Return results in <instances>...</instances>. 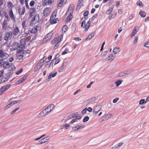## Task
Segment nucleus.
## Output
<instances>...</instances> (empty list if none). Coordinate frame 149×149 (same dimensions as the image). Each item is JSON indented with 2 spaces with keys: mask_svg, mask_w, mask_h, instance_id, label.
<instances>
[{
  "mask_svg": "<svg viewBox=\"0 0 149 149\" xmlns=\"http://www.w3.org/2000/svg\"><path fill=\"white\" fill-rule=\"evenodd\" d=\"M57 73V72L53 73V72H52L50 74L52 77H54L56 75Z\"/></svg>",
  "mask_w": 149,
  "mask_h": 149,
  "instance_id": "64",
  "label": "nucleus"
},
{
  "mask_svg": "<svg viewBox=\"0 0 149 149\" xmlns=\"http://www.w3.org/2000/svg\"><path fill=\"white\" fill-rule=\"evenodd\" d=\"M146 102L145 100L144 99H142L141 100L139 103V105L141 104H146Z\"/></svg>",
  "mask_w": 149,
  "mask_h": 149,
  "instance_id": "42",
  "label": "nucleus"
},
{
  "mask_svg": "<svg viewBox=\"0 0 149 149\" xmlns=\"http://www.w3.org/2000/svg\"><path fill=\"white\" fill-rule=\"evenodd\" d=\"M44 65V63H42L39 61L34 68V72H36L40 70Z\"/></svg>",
  "mask_w": 149,
  "mask_h": 149,
  "instance_id": "9",
  "label": "nucleus"
},
{
  "mask_svg": "<svg viewBox=\"0 0 149 149\" xmlns=\"http://www.w3.org/2000/svg\"><path fill=\"white\" fill-rule=\"evenodd\" d=\"M41 29L40 27L38 25L35 26L31 30V32L33 33H35L37 31H40Z\"/></svg>",
  "mask_w": 149,
  "mask_h": 149,
  "instance_id": "12",
  "label": "nucleus"
},
{
  "mask_svg": "<svg viewBox=\"0 0 149 149\" xmlns=\"http://www.w3.org/2000/svg\"><path fill=\"white\" fill-rule=\"evenodd\" d=\"M72 116V118H74L76 117V116L78 115V113L77 112L75 113H74L72 114L71 115Z\"/></svg>",
  "mask_w": 149,
  "mask_h": 149,
  "instance_id": "58",
  "label": "nucleus"
},
{
  "mask_svg": "<svg viewBox=\"0 0 149 149\" xmlns=\"http://www.w3.org/2000/svg\"><path fill=\"white\" fill-rule=\"evenodd\" d=\"M139 14L141 15V16L142 17H144L146 15V13L144 12H142V11H141L139 13Z\"/></svg>",
  "mask_w": 149,
  "mask_h": 149,
  "instance_id": "39",
  "label": "nucleus"
},
{
  "mask_svg": "<svg viewBox=\"0 0 149 149\" xmlns=\"http://www.w3.org/2000/svg\"><path fill=\"white\" fill-rule=\"evenodd\" d=\"M54 1V0H44L43 3V6L50 5L52 4Z\"/></svg>",
  "mask_w": 149,
  "mask_h": 149,
  "instance_id": "21",
  "label": "nucleus"
},
{
  "mask_svg": "<svg viewBox=\"0 0 149 149\" xmlns=\"http://www.w3.org/2000/svg\"><path fill=\"white\" fill-rule=\"evenodd\" d=\"M11 74L10 73H8L4 75L0 79V83H3L7 81L10 77V76Z\"/></svg>",
  "mask_w": 149,
  "mask_h": 149,
  "instance_id": "5",
  "label": "nucleus"
},
{
  "mask_svg": "<svg viewBox=\"0 0 149 149\" xmlns=\"http://www.w3.org/2000/svg\"><path fill=\"white\" fill-rule=\"evenodd\" d=\"M68 29V26L67 25H64L62 28V31L63 32L65 33Z\"/></svg>",
  "mask_w": 149,
  "mask_h": 149,
  "instance_id": "46",
  "label": "nucleus"
},
{
  "mask_svg": "<svg viewBox=\"0 0 149 149\" xmlns=\"http://www.w3.org/2000/svg\"><path fill=\"white\" fill-rule=\"evenodd\" d=\"M22 71H23V69L21 68L17 72H16V75H18L19 74L21 73L22 72Z\"/></svg>",
  "mask_w": 149,
  "mask_h": 149,
  "instance_id": "53",
  "label": "nucleus"
},
{
  "mask_svg": "<svg viewBox=\"0 0 149 149\" xmlns=\"http://www.w3.org/2000/svg\"><path fill=\"white\" fill-rule=\"evenodd\" d=\"M7 6L10 9H12L13 5L12 3L10 2H8Z\"/></svg>",
  "mask_w": 149,
  "mask_h": 149,
  "instance_id": "35",
  "label": "nucleus"
},
{
  "mask_svg": "<svg viewBox=\"0 0 149 149\" xmlns=\"http://www.w3.org/2000/svg\"><path fill=\"white\" fill-rule=\"evenodd\" d=\"M5 59L0 60V66H2L4 69L8 68L9 67V63L7 61H5Z\"/></svg>",
  "mask_w": 149,
  "mask_h": 149,
  "instance_id": "3",
  "label": "nucleus"
},
{
  "mask_svg": "<svg viewBox=\"0 0 149 149\" xmlns=\"http://www.w3.org/2000/svg\"><path fill=\"white\" fill-rule=\"evenodd\" d=\"M19 109V107L17 108H16V109H15L13 111H11V112L10 113L11 114L13 115V114H14V113H15L16 112V111H17V110H18Z\"/></svg>",
  "mask_w": 149,
  "mask_h": 149,
  "instance_id": "60",
  "label": "nucleus"
},
{
  "mask_svg": "<svg viewBox=\"0 0 149 149\" xmlns=\"http://www.w3.org/2000/svg\"><path fill=\"white\" fill-rule=\"evenodd\" d=\"M53 34V31H51L48 33L45 37L44 39L46 40L45 41H47L50 40L52 38V35Z\"/></svg>",
  "mask_w": 149,
  "mask_h": 149,
  "instance_id": "20",
  "label": "nucleus"
},
{
  "mask_svg": "<svg viewBox=\"0 0 149 149\" xmlns=\"http://www.w3.org/2000/svg\"><path fill=\"white\" fill-rule=\"evenodd\" d=\"M47 58V57L46 56H44L42 59H41L40 61L42 63H44V62L45 60H46Z\"/></svg>",
  "mask_w": 149,
  "mask_h": 149,
  "instance_id": "51",
  "label": "nucleus"
},
{
  "mask_svg": "<svg viewBox=\"0 0 149 149\" xmlns=\"http://www.w3.org/2000/svg\"><path fill=\"white\" fill-rule=\"evenodd\" d=\"M132 72L131 70H130L127 72L125 71V72H121L119 74V76H121L131 73Z\"/></svg>",
  "mask_w": 149,
  "mask_h": 149,
  "instance_id": "29",
  "label": "nucleus"
},
{
  "mask_svg": "<svg viewBox=\"0 0 149 149\" xmlns=\"http://www.w3.org/2000/svg\"><path fill=\"white\" fill-rule=\"evenodd\" d=\"M113 52L115 54H117L120 52V49L119 47H115L113 51Z\"/></svg>",
  "mask_w": 149,
  "mask_h": 149,
  "instance_id": "33",
  "label": "nucleus"
},
{
  "mask_svg": "<svg viewBox=\"0 0 149 149\" xmlns=\"http://www.w3.org/2000/svg\"><path fill=\"white\" fill-rule=\"evenodd\" d=\"M115 58V57L113 56L112 54H109L108 57L107 58V61H112Z\"/></svg>",
  "mask_w": 149,
  "mask_h": 149,
  "instance_id": "31",
  "label": "nucleus"
},
{
  "mask_svg": "<svg viewBox=\"0 0 149 149\" xmlns=\"http://www.w3.org/2000/svg\"><path fill=\"white\" fill-rule=\"evenodd\" d=\"M136 29H137L135 27L134 29L133 30V31L131 33V37H132L134 36L135 35V34L136 33V32H137Z\"/></svg>",
  "mask_w": 149,
  "mask_h": 149,
  "instance_id": "41",
  "label": "nucleus"
},
{
  "mask_svg": "<svg viewBox=\"0 0 149 149\" xmlns=\"http://www.w3.org/2000/svg\"><path fill=\"white\" fill-rule=\"evenodd\" d=\"M25 12V8L24 7H22V9L21 7L19 8L18 9V13L20 15H23Z\"/></svg>",
  "mask_w": 149,
  "mask_h": 149,
  "instance_id": "24",
  "label": "nucleus"
},
{
  "mask_svg": "<svg viewBox=\"0 0 149 149\" xmlns=\"http://www.w3.org/2000/svg\"><path fill=\"white\" fill-rule=\"evenodd\" d=\"M112 116V114L111 113L108 114L105 116V118L106 120H108Z\"/></svg>",
  "mask_w": 149,
  "mask_h": 149,
  "instance_id": "43",
  "label": "nucleus"
},
{
  "mask_svg": "<svg viewBox=\"0 0 149 149\" xmlns=\"http://www.w3.org/2000/svg\"><path fill=\"white\" fill-rule=\"evenodd\" d=\"M9 54L2 49L0 50V58L1 59H6L9 56Z\"/></svg>",
  "mask_w": 149,
  "mask_h": 149,
  "instance_id": "6",
  "label": "nucleus"
},
{
  "mask_svg": "<svg viewBox=\"0 0 149 149\" xmlns=\"http://www.w3.org/2000/svg\"><path fill=\"white\" fill-rule=\"evenodd\" d=\"M56 13L55 12H54L51 15L50 19H56Z\"/></svg>",
  "mask_w": 149,
  "mask_h": 149,
  "instance_id": "40",
  "label": "nucleus"
},
{
  "mask_svg": "<svg viewBox=\"0 0 149 149\" xmlns=\"http://www.w3.org/2000/svg\"><path fill=\"white\" fill-rule=\"evenodd\" d=\"M87 111V108H86L84 109L82 111L81 113L82 114H84Z\"/></svg>",
  "mask_w": 149,
  "mask_h": 149,
  "instance_id": "63",
  "label": "nucleus"
},
{
  "mask_svg": "<svg viewBox=\"0 0 149 149\" xmlns=\"http://www.w3.org/2000/svg\"><path fill=\"white\" fill-rule=\"evenodd\" d=\"M13 104H15L17 103H19V102H21L22 101V100H14V101H13Z\"/></svg>",
  "mask_w": 149,
  "mask_h": 149,
  "instance_id": "55",
  "label": "nucleus"
},
{
  "mask_svg": "<svg viewBox=\"0 0 149 149\" xmlns=\"http://www.w3.org/2000/svg\"><path fill=\"white\" fill-rule=\"evenodd\" d=\"M144 46L146 47H149V40L145 43Z\"/></svg>",
  "mask_w": 149,
  "mask_h": 149,
  "instance_id": "52",
  "label": "nucleus"
},
{
  "mask_svg": "<svg viewBox=\"0 0 149 149\" xmlns=\"http://www.w3.org/2000/svg\"><path fill=\"white\" fill-rule=\"evenodd\" d=\"M25 54V52L24 51L22 52L21 54L18 55L17 56V57L18 59H21L24 56Z\"/></svg>",
  "mask_w": 149,
  "mask_h": 149,
  "instance_id": "38",
  "label": "nucleus"
},
{
  "mask_svg": "<svg viewBox=\"0 0 149 149\" xmlns=\"http://www.w3.org/2000/svg\"><path fill=\"white\" fill-rule=\"evenodd\" d=\"M123 80L122 79H119L115 82L114 84L117 86H118L122 83Z\"/></svg>",
  "mask_w": 149,
  "mask_h": 149,
  "instance_id": "32",
  "label": "nucleus"
},
{
  "mask_svg": "<svg viewBox=\"0 0 149 149\" xmlns=\"http://www.w3.org/2000/svg\"><path fill=\"white\" fill-rule=\"evenodd\" d=\"M28 24V21L27 20H24L22 23V28L24 29L25 28Z\"/></svg>",
  "mask_w": 149,
  "mask_h": 149,
  "instance_id": "30",
  "label": "nucleus"
},
{
  "mask_svg": "<svg viewBox=\"0 0 149 149\" xmlns=\"http://www.w3.org/2000/svg\"><path fill=\"white\" fill-rule=\"evenodd\" d=\"M49 61H47L46 62L47 64L45 65V67H47L48 66V69H49L50 67V65H49Z\"/></svg>",
  "mask_w": 149,
  "mask_h": 149,
  "instance_id": "61",
  "label": "nucleus"
},
{
  "mask_svg": "<svg viewBox=\"0 0 149 149\" xmlns=\"http://www.w3.org/2000/svg\"><path fill=\"white\" fill-rule=\"evenodd\" d=\"M68 50V48H66L65 49V51L62 52V55H64L65 54H67Z\"/></svg>",
  "mask_w": 149,
  "mask_h": 149,
  "instance_id": "50",
  "label": "nucleus"
},
{
  "mask_svg": "<svg viewBox=\"0 0 149 149\" xmlns=\"http://www.w3.org/2000/svg\"><path fill=\"white\" fill-rule=\"evenodd\" d=\"M51 9L50 8L47 7L45 8L43 10V14L45 17H47L49 15Z\"/></svg>",
  "mask_w": 149,
  "mask_h": 149,
  "instance_id": "11",
  "label": "nucleus"
},
{
  "mask_svg": "<svg viewBox=\"0 0 149 149\" xmlns=\"http://www.w3.org/2000/svg\"><path fill=\"white\" fill-rule=\"evenodd\" d=\"M57 18L55 19H50V22L52 24H54L57 23L56 20Z\"/></svg>",
  "mask_w": 149,
  "mask_h": 149,
  "instance_id": "47",
  "label": "nucleus"
},
{
  "mask_svg": "<svg viewBox=\"0 0 149 149\" xmlns=\"http://www.w3.org/2000/svg\"><path fill=\"white\" fill-rule=\"evenodd\" d=\"M9 15L11 19L13 22L15 21V17L13 14L12 9H9L8 12Z\"/></svg>",
  "mask_w": 149,
  "mask_h": 149,
  "instance_id": "13",
  "label": "nucleus"
},
{
  "mask_svg": "<svg viewBox=\"0 0 149 149\" xmlns=\"http://www.w3.org/2000/svg\"><path fill=\"white\" fill-rule=\"evenodd\" d=\"M119 100V98L118 97H116L114 99L113 101V103H116Z\"/></svg>",
  "mask_w": 149,
  "mask_h": 149,
  "instance_id": "59",
  "label": "nucleus"
},
{
  "mask_svg": "<svg viewBox=\"0 0 149 149\" xmlns=\"http://www.w3.org/2000/svg\"><path fill=\"white\" fill-rule=\"evenodd\" d=\"M8 21L7 20H4L2 23V28L3 30H6L8 27Z\"/></svg>",
  "mask_w": 149,
  "mask_h": 149,
  "instance_id": "19",
  "label": "nucleus"
},
{
  "mask_svg": "<svg viewBox=\"0 0 149 149\" xmlns=\"http://www.w3.org/2000/svg\"><path fill=\"white\" fill-rule=\"evenodd\" d=\"M36 9L35 8H31L29 10L30 16L31 17L33 15V14L35 13Z\"/></svg>",
  "mask_w": 149,
  "mask_h": 149,
  "instance_id": "22",
  "label": "nucleus"
},
{
  "mask_svg": "<svg viewBox=\"0 0 149 149\" xmlns=\"http://www.w3.org/2000/svg\"><path fill=\"white\" fill-rule=\"evenodd\" d=\"M90 22V21L89 20L86 23H85L86 22L84 21L81 24V26L83 29H85V31H87L91 25Z\"/></svg>",
  "mask_w": 149,
  "mask_h": 149,
  "instance_id": "4",
  "label": "nucleus"
},
{
  "mask_svg": "<svg viewBox=\"0 0 149 149\" xmlns=\"http://www.w3.org/2000/svg\"><path fill=\"white\" fill-rule=\"evenodd\" d=\"M123 144V143L122 142L120 143L113 146H109L108 149H119Z\"/></svg>",
  "mask_w": 149,
  "mask_h": 149,
  "instance_id": "10",
  "label": "nucleus"
},
{
  "mask_svg": "<svg viewBox=\"0 0 149 149\" xmlns=\"http://www.w3.org/2000/svg\"><path fill=\"white\" fill-rule=\"evenodd\" d=\"M108 51H105L104 52H103L101 54L102 56H105L107 53Z\"/></svg>",
  "mask_w": 149,
  "mask_h": 149,
  "instance_id": "56",
  "label": "nucleus"
},
{
  "mask_svg": "<svg viewBox=\"0 0 149 149\" xmlns=\"http://www.w3.org/2000/svg\"><path fill=\"white\" fill-rule=\"evenodd\" d=\"M95 33H94L93 32L91 34H89L87 37V38L89 39H91L94 35Z\"/></svg>",
  "mask_w": 149,
  "mask_h": 149,
  "instance_id": "45",
  "label": "nucleus"
},
{
  "mask_svg": "<svg viewBox=\"0 0 149 149\" xmlns=\"http://www.w3.org/2000/svg\"><path fill=\"white\" fill-rule=\"evenodd\" d=\"M96 100V97H92L88 99L86 101L88 104H89L94 101Z\"/></svg>",
  "mask_w": 149,
  "mask_h": 149,
  "instance_id": "25",
  "label": "nucleus"
},
{
  "mask_svg": "<svg viewBox=\"0 0 149 149\" xmlns=\"http://www.w3.org/2000/svg\"><path fill=\"white\" fill-rule=\"evenodd\" d=\"M39 19V15L37 14L34 16L32 18V20L30 23V25L31 26H33V24H36L38 21Z\"/></svg>",
  "mask_w": 149,
  "mask_h": 149,
  "instance_id": "7",
  "label": "nucleus"
},
{
  "mask_svg": "<svg viewBox=\"0 0 149 149\" xmlns=\"http://www.w3.org/2000/svg\"><path fill=\"white\" fill-rule=\"evenodd\" d=\"M116 13L111 14L109 16V19L110 20L116 17Z\"/></svg>",
  "mask_w": 149,
  "mask_h": 149,
  "instance_id": "34",
  "label": "nucleus"
},
{
  "mask_svg": "<svg viewBox=\"0 0 149 149\" xmlns=\"http://www.w3.org/2000/svg\"><path fill=\"white\" fill-rule=\"evenodd\" d=\"M20 31L19 28L17 26H15L13 28V34L15 36L17 35L19 33Z\"/></svg>",
  "mask_w": 149,
  "mask_h": 149,
  "instance_id": "18",
  "label": "nucleus"
},
{
  "mask_svg": "<svg viewBox=\"0 0 149 149\" xmlns=\"http://www.w3.org/2000/svg\"><path fill=\"white\" fill-rule=\"evenodd\" d=\"M26 77H23L21 78L18 81V84H20L24 81L26 79Z\"/></svg>",
  "mask_w": 149,
  "mask_h": 149,
  "instance_id": "36",
  "label": "nucleus"
},
{
  "mask_svg": "<svg viewBox=\"0 0 149 149\" xmlns=\"http://www.w3.org/2000/svg\"><path fill=\"white\" fill-rule=\"evenodd\" d=\"M63 36V34H62L60 36L57 37L54 39L56 43L58 42L59 43L62 40Z\"/></svg>",
  "mask_w": 149,
  "mask_h": 149,
  "instance_id": "15",
  "label": "nucleus"
},
{
  "mask_svg": "<svg viewBox=\"0 0 149 149\" xmlns=\"http://www.w3.org/2000/svg\"><path fill=\"white\" fill-rule=\"evenodd\" d=\"M66 16H67L66 19V22H69L72 19V18L73 17L72 15V14H66Z\"/></svg>",
  "mask_w": 149,
  "mask_h": 149,
  "instance_id": "28",
  "label": "nucleus"
},
{
  "mask_svg": "<svg viewBox=\"0 0 149 149\" xmlns=\"http://www.w3.org/2000/svg\"><path fill=\"white\" fill-rule=\"evenodd\" d=\"M84 127V126L82 125L80 126L77 125L76 127H73L72 128V130H73L77 131L80 129H83Z\"/></svg>",
  "mask_w": 149,
  "mask_h": 149,
  "instance_id": "23",
  "label": "nucleus"
},
{
  "mask_svg": "<svg viewBox=\"0 0 149 149\" xmlns=\"http://www.w3.org/2000/svg\"><path fill=\"white\" fill-rule=\"evenodd\" d=\"M35 2L34 1H31L29 3V5L30 6H33L35 4Z\"/></svg>",
  "mask_w": 149,
  "mask_h": 149,
  "instance_id": "62",
  "label": "nucleus"
},
{
  "mask_svg": "<svg viewBox=\"0 0 149 149\" xmlns=\"http://www.w3.org/2000/svg\"><path fill=\"white\" fill-rule=\"evenodd\" d=\"M24 2L26 8L28 9H29V7L28 4V1L27 0H25Z\"/></svg>",
  "mask_w": 149,
  "mask_h": 149,
  "instance_id": "54",
  "label": "nucleus"
},
{
  "mask_svg": "<svg viewBox=\"0 0 149 149\" xmlns=\"http://www.w3.org/2000/svg\"><path fill=\"white\" fill-rule=\"evenodd\" d=\"M64 0H60V2L58 4V7L61 8L63 4Z\"/></svg>",
  "mask_w": 149,
  "mask_h": 149,
  "instance_id": "37",
  "label": "nucleus"
},
{
  "mask_svg": "<svg viewBox=\"0 0 149 149\" xmlns=\"http://www.w3.org/2000/svg\"><path fill=\"white\" fill-rule=\"evenodd\" d=\"M74 7L73 6H70L68 10L67 11L66 13L67 14H72L74 10Z\"/></svg>",
  "mask_w": 149,
  "mask_h": 149,
  "instance_id": "26",
  "label": "nucleus"
},
{
  "mask_svg": "<svg viewBox=\"0 0 149 149\" xmlns=\"http://www.w3.org/2000/svg\"><path fill=\"white\" fill-rule=\"evenodd\" d=\"M12 33L11 32L7 33L4 37V39L6 41H7L9 38H10L12 37Z\"/></svg>",
  "mask_w": 149,
  "mask_h": 149,
  "instance_id": "16",
  "label": "nucleus"
},
{
  "mask_svg": "<svg viewBox=\"0 0 149 149\" xmlns=\"http://www.w3.org/2000/svg\"><path fill=\"white\" fill-rule=\"evenodd\" d=\"M76 26L75 24H72L71 27V30L72 32H74L75 31L76 29Z\"/></svg>",
  "mask_w": 149,
  "mask_h": 149,
  "instance_id": "48",
  "label": "nucleus"
},
{
  "mask_svg": "<svg viewBox=\"0 0 149 149\" xmlns=\"http://www.w3.org/2000/svg\"><path fill=\"white\" fill-rule=\"evenodd\" d=\"M138 39V37L137 36H136L134 40L133 41V43L134 44H135L137 43V41Z\"/></svg>",
  "mask_w": 149,
  "mask_h": 149,
  "instance_id": "57",
  "label": "nucleus"
},
{
  "mask_svg": "<svg viewBox=\"0 0 149 149\" xmlns=\"http://www.w3.org/2000/svg\"><path fill=\"white\" fill-rule=\"evenodd\" d=\"M9 67L8 68L9 71H13L15 70L16 67L13 64L9 63Z\"/></svg>",
  "mask_w": 149,
  "mask_h": 149,
  "instance_id": "27",
  "label": "nucleus"
},
{
  "mask_svg": "<svg viewBox=\"0 0 149 149\" xmlns=\"http://www.w3.org/2000/svg\"><path fill=\"white\" fill-rule=\"evenodd\" d=\"M68 63L67 61L64 62L61 67L59 68V72H62L65 70V68L67 67Z\"/></svg>",
  "mask_w": 149,
  "mask_h": 149,
  "instance_id": "14",
  "label": "nucleus"
},
{
  "mask_svg": "<svg viewBox=\"0 0 149 149\" xmlns=\"http://www.w3.org/2000/svg\"><path fill=\"white\" fill-rule=\"evenodd\" d=\"M10 84H8L6 85L3 86L0 88V95H2L3 92L7 91L10 87Z\"/></svg>",
  "mask_w": 149,
  "mask_h": 149,
  "instance_id": "8",
  "label": "nucleus"
},
{
  "mask_svg": "<svg viewBox=\"0 0 149 149\" xmlns=\"http://www.w3.org/2000/svg\"><path fill=\"white\" fill-rule=\"evenodd\" d=\"M54 107L55 106L53 104L49 105L39 113L38 115L39 117L48 115L54 110Z\"/></svg>",
  "mask_w": 149,
  "mask_h": 149,
  "instance_id": "1",
  "label": "nucleus"
},
{
  "mask_svg": "<svg viewBox=\"0 0 149 149\" xmlns=\"http://www.w3.org/2000/svg\"><path fill=\"white\" fill-rule=\"evenodd\" d=\"M89 117L88 116H86L84 117L83 119V122H86L88 120H89Z\"/></svg>",
  "mask_w": 149,
  "mask_h": 149,
  "instance_id": "49",
  "label": "nucleus"
},
{
  "mask_svg": "<svg viewBox=\"0 0 149 149\" xmlns=\"http://www.w3.org/2000/svg\"><path fill=\"white\" fill-rule=\"evenodd\" d=\"M101 109V107L99 105L96 106L93 111V113L95 114H96Z\"/></svg>",
  "mask_w": 149,
  "mask_h": 149,
  "instance_id": "17",
  "label": "nucleus"
},
{
  "mask_svg": "<svg viewBox=\"0 0 149 149\" xmlns=\"http://www.w3.org/2000/svg\"><path fill=\"white\" fill-rule=\"evenodd\" d=\"M49 136H47L45 138H44L42 139L43 140V141L45 143L47 142L49 139Z\"/></svg>",
  "mask_w": 149,
  "mask_h": 149,
  "instance_id": "44",
  "label": "nucleus"
},
{
  "mask_svg": "<svg viewBox=\"0 0 149 149\" xmlns=\"http://www.w3.org/2000/svg\"><path fill=\"white\" fill-rule=\"evenodd\" d=\"M20 42L21 44L20 46L19 47H18L17 48H15L16 49H17V52L19 54L20 53L23 51V48L25 46L24 45L26 42L25 38L22 39L20 41Z\"/></svg>",
  "mask_w": 149,
  "mask_h": 149,
  "instance_id": "2",
  "label": "nucleus"
}]
</instances>
